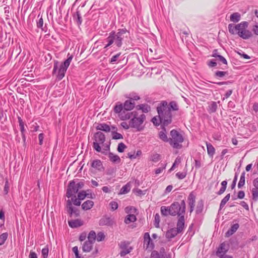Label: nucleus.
<instances>
[{
  "label": "nucleus",
  "mask_w": 258,
  "mask_h": 258,
  "mask_svg": "<svg viewBox=\"0 0 258 258\" xmlns=\"http://www.w3.org/2000/svg\"><path fill=\"white\" fill-rule=\"evenodd\" d=\"M248 25V23L245 21L235 26L230 24L228 25L229 31L232 34H237L239 37L244 39H248L252 36V34L247 29Z\"/></svg>",
  "instance_id": "1"
},
{
  "label": "nucleus",
  "mask_w": 258,
  "mask_h": 258,
  "mask_svg": "<svg viewBox=\"0 0 258 258\" xmlns=\"http://www.w3.org/2000/svg\"><path fill=\"white\" fill-rule=\"evenodd\" d=\"M105 135L100 132H98L94 135L93 147L98 152L106 154L110 149L109 144L105 143Z\"/></svg>",
  "instance_id": "2"
},
{
  "label": "nucleus",
  "mask_w": 258,
  "mask_h": 258,
  "mask_svg": "<svg viewBox=\"0 0 258 258\" xmlns=\"http://www.w3.org/2000/svg\"><path fill=\"white\" fill-rule=\"evenodd\" d=\"M157 111L160 121L163 125H167L171 122L170 108L167 102H162L157 107Z\"/></svg>",
  "instance_id": "3"
},
{
  "label": "nucleus",
  "mask_w": 258,
  "mask_h": 258,
  "mask_svg": "<svg viewBox=\"0 0 258 258\" xmlns=\"http://www.w3.org/2000/svg\"><path fill=\"white\" fill-rule=\"evenodd\" d=\"M73 59V56H70L64 62L59 64L56 61L53 66V75H55L58 80H61L65 76L66 72Z\"/></svg>",
  "instance_id": "4"
},
{
  "label": "nucleus",
  "mask_w": 258,
  "mask_h": 258,
  "mask_svg": "<svg viewBox=\"0 0 258 258\" xmlns=\"http://www.w3.org/2000/svg\"><path fill=\"white\" fill-rule=\"evenodd\" d=\"M145 118V115L141 111H133L132 117L130 120L131 127L135 128L137 131L143 130L144 128L143 124Z\"/></svg>",
  "instance_id": "5"
},
{
  "label": "nucleus",
  "mask_w": 258,
  "mask_h": 258,
  "mask_svg": "<svg viewBox=\"0 0 258 258\" xmlns=\"http://www.w3.org/2000/svg\"><path fill=\"white\" fill-rule=\"evenodd\" d=\"M185 211V203L184 200L174 202L170 205V215L184 216Z\"/></svg>",
  "instance_id": "6"
},
{
  "label": "nucleus",
  "mask_w": 258,
  "mask_h": 258,
  "mask_svg": "<svg viewBox=\"0 0 258 258\" xmlns=\"http://www.w3.org/2000/svg\"><path fill=\"white\" fill-rule=\"evenodd\" d=\"M171 137L169 142L170 145L174 148L179 149L182 147L181 143L183 141L182 136L177 131L172 130L170 132Z\"/></svg>",
  "instance_id": "7"
},
{
  "label": "nucleus",
  "mask_w": 258,
  "mask_h": 258,
  "mask_svg": "<svg viewBox=\"0 0 258 258\" xmlns=\"http://www.w3.org/2000/svg\"><path fill=\"white\" fill-rule=\"evenodd\" d=\"M96 240V233L91 231L87 237V240L82 244V249L84 252H89L93 248L94 243Z\"/></svg>",
  "instance_id": "8"
},
{
  "label": "nucleus",
  "mask_w": 258,
  "mask_h": 258,
  "mask_svg": "<svg viewBox=\"0 0 258 258\" xmlns=\"http://www.w3.org/2000/svg\"><path fill=\"white\" fill-rule=\"evenodd\" d=\"M120 252L119 254L121 256H124L127 254L130 253L133 249L132 246L130 245V243L126 241H121L119 244Z\"/></svg>",
  "instance_id": "9"
},
{
  "label": "nucleus",
  "mask_w": 258,
  "mask_h": 258,
  "mask_svg": "<svg viewBox=\"0 0 258 258\" xmlns=\"http://www.w3.org/2000/svg\"><path fill=\"white\" fill-rule=\"evenodd\" d=\"M106 41L108 43L105 46V48L110 46L113 42L118 47H120L122 45V42H120L119 38H118L117 34L114 32H112L109 34V36L106 39Z\"/></svg>",
  "instance_id": "10"
},
{
  "label": "nucleus",
  "mask_w": 258,
  "mask_h": 258,
  "mask_svg": "<svg viewBox=\"0 0 258 258\" xmlns=\"http://www.w3.org/2000/svg\"><path fill=\"white\" fill-rule=\"evenodd\" d=\"M144 247L150 251L154 248V244L148 232L145 233L144 235Z\"/></svg>",
  "instance_id": "11"
},
{
  "label": "nucleus",
  "mask_w": 258,
  "mask_h": 258,
  "mask_svg": "<svg viewBox=\"0 0 258 258\" xmlns=\"http://www.w3.org/2000/svg\"><path fill=\"white\" fill-rule=\"evenodd\" d=\"M78 190V187L76 185L75 182L73 181H71L68 186L67 192V197L70 198L74 196V197L75 198V195Z\"/></svg>",
  "instance_id": "12"
},
{
  "label": "nucleus",
  "mask_w": 258,
  "mask_h": 258,
  "mask_svg": "<svg viewBox=\"0 0 258 258\" xmlns=\"http://www.w3.org/2000/svg\"><path fill=\"white\" fill-rule=\"evenodd\" d=\"M117 34L118 35V38H119L120 42H122V41L125 40L128 37H130L129 31L125 28L119 29Z\"/></svg>",
  "instance_id": "13"
},
{
  "label": "nucleus",
  "mask_w": 258,
  "mask_h": 258,
  "mask_svg": "<svg viewBox=\"0 0 258 258\" xmlns=\"http://www.w3.org/2000/svg\"><path fill=\"white\" fill-rule=\"evenodd\" d=\"M91 167L95 170L101 171L103 169L102 162L98 159L94 160L91 162Z\"/></svg>",
  "instance_id": "14"
},
{
  "label": "nucleus",
  "mask_w": 258,
  "mask_h": 258,
  "mask_svg": "<svg viewBox=\"0 0 258 258\" xmlns=\"http://www.w3.org/2000/svg\"><path fill=\"white\" fill-rule=\"evenodd\" d=\"M122 120H125L132 118V112H128L127 110H123L118 116Z\"/></svg>",
  "instance_id": "15"
},
{
  "label": "nucleus",
  "mask_w": 258,
  "mask_h": 258,
  "mask_svg": "<svg viewBox=\"0 0 258 258\" xmlns=\"http://www.w3.org/2000/svg\"><path fill=\"white\" fill-rule=\"evenodd\" d=\"M69 226L72 228H77L83 225L81 219L72 220L68 221Z\"/></svg>",
  "instance_id": "16"
},
{
  "label": "nucleus",
  "mask_w": 258,
  "mask_h": 258,
  "mask_svg": "<svg viewBox=\"0 0 258 258\" xmlns=\"http://www.w3.org/2000/svg\"><path fill=\"white\" fill-rule=\"evenodd\" d=\"M95 128L97 130L103 131L107 133L110 131V127L109 125L104 123H97L95 126Z\"/></svg>",
  "instance_id": "17"
},
{
  "label": "nucleus",
  "mask_w": 258,
  "mask_h": 258,
  "mask_svg": "<svg viewBox=\"0 0 258 258\" xmlns=\"http://www.w3.org/2000/svg\"><path fill=\"white\" fill-rule=\"evenodd\" d=\"M206 146L208 155L210 158H213L216 152L215 148L211 144L207 142H206Z\"/></svg>",
  "instance_id": "18"
},
{
  "label": "nucleus",
  "mask_w": 258,
  "mask_h": 258,
  "mask_svg": "<svg viewBox=\"0 0 258 258\" xmlns=\"http://www.w3.org/2000/svg\"><path fill=\"white\" fill-rule=\"evenodd\" d=\"M135 106V102L131 99L126 100L123 104V108L125 110H131Z\"/></svg>",
  "instance_id": "19"
},
{
  "label": "nucleus",
  "mask_w": 258,
  "mask_h": 258,
  "mask_svg": "<svg viewBox=\"0 0 258 258\" xmlns=\"http://www.w3.org/2000/svg\"><path fill=\"white\" fill-rule=\"evenodd\" d=\"M184 228V216L179 217L177 224V230L179 232H181Z\"/></svg>",
  "instance_id": "20"
},
{
  "label": "nucleus",
  "mask_w": 258,
  "mask_h": 258,
  "mask_svg": "<svg viewBox=\"0 0 258 258\" xmlns=\"http://www.w3.org/2000/svg\"><path fill=\"white\" fill-rule=\"evenodd\" d=\"M108 158L109 160L114 163H119L121 161L120 157L118 155L111 152L108 154Z\"/></svg>",
  "instance_id": "21"
},
{
  "label": "nucleus",
  "mask_w": 258,
  "mask_h": 258,
  "mask_svg": "<svg viewBox=\"0 0 258 258\" xmlns=\"http://www.w3.org/2000/svg\"><path fill=\"white\" fill-rule=\"evenodd\" d=\"M227 247L224 243L221 244L217 251L218 256L225 254L227 251Z\"/></svg>",
  "instance_id": "22"
},
{
  "label": "nucleus",
  "mask_w": 258,
  "mask_h": 258,
  "mask_svg": "<svg viewBox=\"0 0 258 258\" xmlns=\"http://www.w3.org/2000/svg\"><path fill=\"white\" fill-rule=\"evenodd\" d=\"M178 233H179L176 229L172 228L168 230L166 233V237L167 238L171 239L175 237Z\"/></svg>",
  "instance_id": "23"
},
{
  "label": "nucleus",
  "mask_w": 258,
  "mask_h": 258,
  "mask_svg": "<svg viewBox=\"0 0 258 258\" xmlns=\"http://www.w3.org/2000/svg\"><path fill=\"white\" fill-rule=\"evenodd\" d=\"M94 206V202L91 200H88L82 205V208L84 210L91 209Z\"/></svg>",
  "instance_id": "24"
},
{
  "label": "nucleus",
  "mask_w": 258,
  "mask_h": 258,
  "mask_svg": "<svg viewBox=\"0 0 258 258\" xmlns=\"http://www.w3.org/2000/svg\"><path fill=\"white\" fill-rule=\"evenodd\" d=\"M188 204L190 207V212L191 213L194 209L195 205V197L190 194L188 197Z\"/></svg>",
  "instance_id": "25"
},
{
  "label": "nucleus",
  "mask_w": 258,
  "mask_h": 258,
  "mask_svg": "<svg viewBox=\"0 0 258 258\" xmlns=\"http://www.w3.org/2000/svg\"><path fill=\"white\" fill-rule=\"evenodd\" d=\"M217 109V104L216 102H211L208 106V110L209 113H213L216 112Z\"/></svg>",
  "instance_id": "26"
},
{
  "label": "nucleus",
  "mask_w": 258,
  "mask_h": 258,
  "mask_svg": "<svg viewBox=\"0 0 258 258\" xmlns=\"http://www.w3.org/2000/svg\"><path fill=\"white\" fill-rule=\"evenodd\" d=\"M159 137L161 140H162L163 141L165 142H169V139L168 138L167 136L165 130H163L162 131L159 132Z\"/></svg>",
  "instance_id": "27"
},
{
  "label": "nucleus",
  "mask_w": 258,
  "mask_h": 258,
  "mask_svg": "<svg viewBox=\"0 0 258 258\" xmlns=\"http://www.w3.org/2000/svg\"><path fill=\"white\" fill-rule=\"evenodd\" d=\"M122 104L117 103L114 107V112L118 115L124 109Z\"/></svg>",
  "instance_id": "28"
},
{
  "label": "nucleus",
  "mask_w": 258,
  "mask_h": 258,
  "mask_svg": "<svg viewBox=\"0 0 258 258\" xmlns=\"http://www.w3.org/2000/svg\"><path fill=\"white\" fill-rule=\"evenodd\" d=\"M161 213L164 216L170 215V206H162L161 207Z\"/></svg>",
  "instance_id": "29"
},
{
  "label": "nucleus",
  "mask_w": 258,
  "mask_h": 258,
  "mask_svg": "<svg viewBox=\"0 0 258 258\" xmlns=\"http://www.w3.org/2000/svg\"><path fill=\"white\" fill-rule=\"evenodd\" d=\"M72 251L74 252L76 258H85L84 256L80 253L78 247L75 246L72 248Z\"/></svg>",
  "instance_id": "30"
},
{
  "label": "nucleus",
  "mask_w": 258,
  "mask_h": 258,
  "mask_svg": "<svg viewBox=\"0 0 258 258\" xmlns=\"http://www.w3.org/2000/svg\"><path fill=\"white\" fill-rule=\"evenodd\" d=\"M136 220V217L134 214L128 215L124 219V222L126 224H129L131 222H135Z\"/></svg>",
  "instance_id": "31"
},
{
  "label": "nucleus",
  "mask_w": 258,
  "mask_h": 258,
  "mask_svg": "<svg viewBox=\"0 0 258 258\" xmlns=\"http://www.w3.org/2000/svg\"><path fill=\"white\" fill-rule=\"evenodd\" d=\"M131 185L129 183H127L123 186L120 190V194H125L128 193L131 190Z\"/></svg>",
  "instance_id": "32"
},
{
  "label": "nucleus",
  "mask_w": 258,
  "mask_h": 258,
  "mask_svg": "<svg viewBox=\"0 0 258 258\" xmlns=\"http://www.w3.org/2000/svg\"><path fill=\"white\" fill-rule=\"evenodd\" d=\"M245 184V172H243L241 173L239 181L238 183V188H241Z\"/></svg>",
  "instance_id": "33"
},
{
  "label": "nucleus",
  "mask_w": 258,
  "mask_h": 258,
  "mask_svg": "<svg viewBox=\"0 0 258 258\" xmlns=\"http://www.w3.org/2000/svg\"><path fill=\"white\" fill-rule=\"evenodd\" d=\"M139 109L140 110L139 111H141L143 113L144 112H148L149 111H150V107L147 105H142L139 106Z\"/></svg>",
  "instance_id": "34"
},
{
  "label": "nucleus",
  "mask_w": 258,
  "mask_h": 258,
  "mask_svg": "<svg viewBox=\"0 0 258 258\" xmlns=\"http://www.w3.org/2000/svg\"><path fill=\"white\" fill-rule=\"evenodd\" d=\"M72 202V200H68L67 201V208L68 209V212L71 215L72 214L73 212V209Z\"/></svg>",
  "instance_id": "35"
},
{
  "label": "nucleus",
  "mask_w": 258,
  "mask_h": 258,
  "mask_svg": "<svg viewBox=\"0 0 258 258\" xmlns=\"http://www.w3.org/2000/svg\"><path fill=\"white\" fill-rule=\"evenodd\" d=\"M7 233H4L0 235V245H3L8 238Z\"/></svg>",
  "instance_id": "36"
},
{
  "label": "nucleus",
  "mask_w": 258,
  "mask_h": 258,
  "mask_svg": "<svg viewBox=\"0 0 258 258\" xmlns=\"http://www.w3.org/2000/svg\"><path fill=\"white\" fill-rule=\"evenodd\" d=\"M49 249L47 246H45L41 250L42 256L47 258L48 255Z\"/></svg>",
  "instance_id": "37"
},
{
  "label": "nucleus",
  "mask_w": 258,
  "mask_h": 258,
  "mask_svg": "<svg viewBox=\"0 0 258 258\" xmlns=\"http://www.w3.org/2000/svg\"><path fill=\"white\" fill-rule=\"evenodd\" d=\"M126 148V146L124 143H120L118 145L117 151L120 153H122Z\"/></svg>",
  "instance_id": "38"
},
{
  "label": "nucleus",
  "mask_w": 258,
  "mask_h": 258,
  "mask_svg": "<svg viewBox=\"0 0 258 258\" xmlns=\"http://www.w3.org/2000/svg\"><path fill=\"white\" fill-rule=\"evenodd\" d=\"M170 109H172V110L176 111L178 109V106L177 103L174 101H172L170 103L169 105Z\"/></svg>",
  "instance_id": "39"
},
{
  "label": "nucleus",
  "mask_w": 258,
  "mask_h": 258,
  "mask_svg": "<svg viewBox=\"0 0 258 258\" xmlns=\"http://www.w3.org/2000/svg\"><path fill=\"white\" fill-rule=\"evenodd\" d=\"M87 195L86 191L83 190L78 193V198L79 200H83L87 197Z\"/></svg>",
  "instance_id": "40"
},
{
  "label": "nucleus",
  "mask_w": 258,
  "mask_h": 258,
  "mask_svg": "<svg viewBox=\"0 0 258 258\" xmlns=\"http://www.w3.org/2000/svg\"><path fill=\"white\" fill-rule=\"evenodd\" d=\"M215 60L218 61L219 62H221L223 64H227V63L226 59L221 55L218 56V58H216Z\"/></svg>",
  "instance_id": "41"
},
{
  "label": "nucleus",
  "mask_w": 258,
  "mask_h": 258,
  "mask_svg": "<svg viewBox=\"0 0 258 258\" xmlns=\"http://www.w3.org/2000/svg\"><path fill=\"white\" fill-rule=\"evenodd\" d=\"M105 235L102 232H99L97 235H96V238L98 241H101L104 239Z\"/></svg>",
  "instance_id": "42"
},
{
  "label": "nucleus",
  "mask_w": 258,
  "mask_h": 258,
  "mask_svg": "<svg viewBox=\"0 0 258 258\" xmlns=\"http://www.w3.org/2000/svg\"><path fill=\"white\" fill-rule=\"evenodd\" d=\"M252 194L253 199L254 200H257L258 199V189L256 188H253L252 190Z\"/></svg>",
  "instance_id": "43"
},
{
  "label": "nucleus",
  "mask_w": 258,
  "mask_h": 258,
  "mask_svg": "<svg viewBox=\"0 0 258 258\" xmlns=\"http://www.w3.org/2000/svg\"><path fill=\"white\" fill-rule=\"evenodd\" d=\"M109 205L111 207L112 210L114 211L116 210L118 208V204L117 202L114 201H112L109 203Z\"/></svg>",
  "instance_id": "44"
},
{
  "label": "nucleus",
  "mask_w": 258,
  "mask_h": 258,
  "mask_svg": "<svg viewBox=\"0 0 258 258\" xmlns=\"http://www.w3.org/2000/svg\"><path fill=\"white\" fill-rule=\"evenodd\" d=\"M180 162H181L180 158H177L169 170L170 171L173 170L174 169L176 165L179 164L180 163Z\"/></svg>",
  "instance_id": "45"
},
{
  "label": "nucleus",
  "mask_w": 258,
  "mask_h": 258,
  "mask_svg": "<svg viewBox=\"0 0 258 258\" xmlns=\"http://www.w3.org/2000/svg\"><path fill=\"white\" fill-rule=\"evenodd\" d=\"M158 117V118H157V117H154L152 119L153 123L156 125H159L160 123H162V121H160V118L159 117V116Z\"/></svg>",
  "instance_id": "46"
},
{
  "label": "nucleus",
  "mask_w": 258,
  "mask_h": 258,
  "mask_svg": "<svg viewBox=\"0 0 258 258\" xmlns=\"http://www.w3.org/2000/svg\"><path fill=\"white\" fill-rule=\"evenodd\" d=\"M121 126L124 128L125 130H127L131 127L130 125V121H129V123L123 121L120 123Z\"/></svg>",
  "instance_id": "47"
},
{
  "label": "nucleus",
  "mask_w": 258,
  "mask_h": 258,
  "mask_svg": "<svg viewBox=\"0 0 258 258\" xmlns=\"http://www.w3.org/2000/svg\"><path fill=\"white\" fill-rule=\"evenodd\" d=\"M177 177L180 179H183L186 176V173L184 172H177L176 174Z\"/></svg>",
  "instance_id": "48"
},
{
  "label": "nucleus",
  "mask_w": 258,
  "mask_h": 258,
  "mask_svg": "<svg viewBox=\"0 0 258 258\" xmlns=\"http://www.w3.org/2000/svg\"><path fill=\"white\" fill-rule=\"evenodd\" d=\"M155 226L156 227H158L159 226V223L160 222V216L159 214H156L155 216Z\"/></svg>",
  "instance_id": "49"
},
{
  "label": "nucleus",
  "mask_w": 258,
  "mask_h": 258,
  "mask_svg": "<svg viewBox=\"0 0 258 258\" xmlns=\"http://www.w3.org/2000/svg\"><path fill=\"white\" fill-rule=\"evenodd\" d=\"M4 190L5 194H6V195L9 192V184L8 180H6V181L5 182Z\"/></svg>",
  "instance_id": "50"
},
{
  "label": "nucleus",
  "mask_w": 258,
  "mask_h": 258,
  "mask_svg": "<svg viewBox=\"0 0 258 258\" xmlns=\"http://www.w3.org/2000/svg\"><path fill=\"white\" fill-rule=\"evenodd\" d=\"M238 227H239L238 224L236 223V224L233 225L230 229L231 231V233H234L238 229Z\"/></svg>",
  "instance_id": "51"
},
{
  "label": "nucleus",
  "mask_w": 258,
  "mask_h": 258,
  "mask_svg": "<svg viewBox=\"0 0 258 258\" xmlns=\"http://www.w3.org/2000/svg\"><path fill=\"white\" fill-rule=\"evenodd\" d=\"M43 19L42 17H41L39 20V21L37 22V27H39V28H40L42 30H43Z\"/></svg>",
  "instance_id": "52"
},
{
  "label": "nucleus",
  "mask_w": 258,
  "mask_h": 258,
  "mask_svg": "<svg viewBox=\"0 0 258 258\" xmlns=\"http://www.w3.org/2000/svg\"><path fill=\"white\" fill-rule=\"evenodd\" d=\"M227 74V73L226 72L218 71L215 74H216V76H217V77H222L224 76Z\"/></svg>",
  "instance_id": "53"
},
{
  "label": "nucleus",
  "mask_w": 258,
  "mask_h": 258,
  "mask_svg": "<svg viewBox=\"0 0 258 258\" xmlns=\"http://www.w3.org/2000/svg\"><path fill=\"white\" fill-rule=\"evenodd\" d=\"M44 139V134L42 133L38 135L39 144L41 145L43 144V141Z\"/></svg>",
  "instance_id": "54"
},
{
  "label": "nucleus",
  "mask_w": 258,
  "mask_h": 258,
  "mask_svg": "<svg viewBox=\"0 0 258 258\" xmlns=\"http://www.w3.org/2000/svg\"><path fill=\"white\" fill-rule=\"evenodd\" d=\"M87 237V233L85 232L82 233L80 234L79 236V240L81 241H83L85 240Z\"/></svg>",
  "instance_id": "55"
},
{
  "label": "nucleus",
  "mask_w": 258,
  "mask_h": 258,
  "mask_svg": "<svg viewBox=\"0 0 258 258\" xmlns=\"http://www.w3.org/2000/svg\"><path fill=\"white\" fill-rule=\"evenodd\" d=\"M120 53H117L116 55L113 56L110 60V62L112 63L113 62H115L117 60L118 57L120 56Z\"/></svg>",
  "instance_id": "56"
},
{
  "label": "nucleus",
  "mask_w": 258,
  "mask_h": 258,
  "mask_svg": "<svg viewBox=\"0 0 258 258\" xmlns=\"http://www.w3.org/2000/svg\"><path fill=\"white\" fill-rule=\"evenodd\" d=\"M80 200H79V199L78 198V199H72V202H73V204L76 205V206H80L81 205V202L80 201Z\"/></svg>",
  "instance_id": "57"
},
{
  "label": "nucleus",
  "mask_w": 258,
  "mask_h": 258,
  "mask_svg": "<svg viewBox=\"0 0 258 258\" xmlns=\"http://www.w3.org/2000/svg\"><path fill=\"white\" fill-rule=\"evenodd\" d=\"M151 258H160V255L157 251H153L151 253Z\"/></svg>",
  "instance_id": "58"
},
{
  "label": "nucleus",
  "mask_w": 258,
  "mask_h": 258,
  "mask_svg": "<svg viewBox=\"0 0 258 258\" xmlns=\"http://www.w3.org/2000/svg\"><path fill=\"white\" fill-rule=\"evenodd\" d=\"M29 258H38L37 254L33 251H30Z\"/></svg>",
  "instance_id": "59"
},
{
  "label": "nucleus",
  "mask_w": 258,
  "mask_h": 258,
  "mask_svg": "<svg viewBox=\"0 0 258 258\" xmlns=\"http://www.w3.org/2000/svg\"><path fill=\"white\" fill-rule=\"evenodd\" d=\"M165 167H160V168H158L156 169H155V173L156 174H160V173H161L163 170L165 169Z\"/></svg>",
  "instance_id": "60"
},
{
  "label": "nucleus",
  "mask_w": 258,
  "mask_h": 258,
  "mask_svg": "<svg viewBox=\"0 0 258 258\" xmlns=\"http://www.w3.org/2000/svg\"><path fill=\"white\" fill-rule=\"evenodd\" d=\"M215 60H211L208 62V65L210 67H215L217 65V62Z\"/></svg>",
  "instance_id": "61"
},
{
  "label": "nucleus",
  "mask_w": 258,
  "mask_h": 258,
  "mask_svg": "<svg viewBox=\"0 0 258 258\" xmlns=\"http://www.w3.org/2000/svg\"><path fill=\"white\" fill-rule=\"evenodd\" d=\"M244 196H245V194L243 191H239L238 192L237 197L239 199H242L244 198Z\"/></svg>",
  "instance_id": "62"
},
{
  "label": "nucleus",
  "mask_w": 258,
  "mask_h": 258,
  "mask_svg": "<svg viewBox=\"0 0 258 258\" xmlns=\"http://www.w3.org/2000/svg\"><path fill=\"white\" fill-rule=\"evenodd\" d=\"M252 31L255 35H258V25H255L253 27Z\"/></svg>",
  "instance_id": "63"
},
{
  "label": "nucleus",
  "mask_w": 258,
  "mask_h": 258,
  "mask_svg": "<svg viewBox=\"0 0 258 258\" xmlns=\"http://www.w3.org/2000/svg\"><path fill=\"white\" fill-rule=\"evenodd\" d=\"M253 184L255 188L258 189V177L256 178L253 180Z\"/></svg>",
  "instance_id": "64"
}]
</instances>
